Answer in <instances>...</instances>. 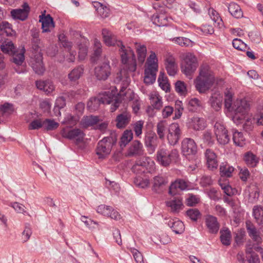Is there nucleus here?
Returning <instances> with one entry per match:
<instances>
[{
	"label": "nucleus",
	"instance_id": "obj_1",
	"mask_svg": "<svg viewBox=\"0 0 263 263\" xmlns=\"http://www.w3.org/2000/svg\"><path fill=\"white\" fill-rule=\"evenodd\" d=\"M102 34L106 45L108 46H117L120 48L119 52L122 63L123 64L127 65L129 71H135L137 68V64L133 50L129 47L125 48L121 40H118L116 36L107 29H102Z\"/></svg>",
	"mask_w": 263,
	"mask_h": 263
},
{
	"label": "nucleus",
	"instance_id": "obj_2",
	"mask_svg": "<svg viewBox=\"0 0 263 263\" xmlns=\"http://www.w3.org/2000/svg\"><path fill=\"white\" fill-rule=\"evenodd\" d=\"M214 81V75L209 67L206 65L200 67L199 75L195 80L194 83L196 90L200 93H203L210 89Z\"/></svg>",
	"mask_w": 263,
	"mask_h": 263
},
{
	"label": "nucleus",
	"instance_id": "obj_3",
	"mask_svg": "<svg viewBox=\"0 0 263 263\" xmlns=\"http://www.w3.org/2000/svg\"><path fill=\"white\" fill-rule=\"evenodd\" d=\"M181 149L182 155L189 161L194 163V165H190V167L194 170L200 163L197 156V146L195 141L189 138L183 139L181 142Z\"/></svg>",
	"mask_w": 263,
	"mask_h": 263
},
{
	"label": "nucleus",
	"instance_id": "obj_4",
	"mask_svg": "<svg viewBox=\"0 0 263 263\" xmlns=\"http://www.w3.org/2000/svg\"><path fill=\"white\" fill-rule=\"evenodd\" d=\"M117 142V134L116 132H111L109 136L104 137L100 140L96 149V154L99 159H105L110 154L112 147Z\"/></svg>",
	"mask_w": 263,
	"mask_h": 263
},
{
	"label": "nucleus",
	"instance_id": "obj_5",
	"mask_svg": "<svg viewBox=\"0 0 263 263\" xmlns=\"http://www.w3.org/2000/svg\"><path fill=\"white\" fill-rule=\"evenodd\" d=\"M113 103L110 107V111L114 112L119 106L121 102L116 98L113 100V98L110 97H93L89 99L87 102V108L90 111L97 110L101 104H110Z\"/></svg>",
	"mask_w": 263,
	"mask_h": 263
},
{
	"label": "nucleus",
	"instance_id": "obj_6",
	"mask_svg": "<svg viewBox=\"0 0 263 263\" xmlns=\"http://www.w3.org/2000/svg\"><path fill=\"white\" fill-rule=\"evenodd\" d=\"M178 156V152L177 149L170 150L165 147L160 146L157 152L156 161L161 165L166 167Z\"/></svg>",
	"mask_w": 263,
	"mask_h": 263
},
{
	"label": "nucleus",
	"instance_id": "obj_7",
	"mask_svg": "<svg viewBox=\"0 0 263 263\" xmlns=\"http://www.w3.org/2000/svg\"><path fill=\"white\" fill-rule=\"evenodd\" d=\"M249 104L246 100H237L233 104L232 111H234L233 120L236 124L242 123L245 120L246 114L249 109Z\"/></svg>",
	"mask_w": 263,
	"mask_h": 263
},
{
	"label": "nucleus",
	"instance_id": "obj_8",
	"mask_svg": "<svg viewBox=\"0 0 263 263\" xmlns=\"http://www.w3.org/2000/svg\"><path fill=\"white\" fill-rule=\"evenodd\" d=\"M197 66V60L195 56L191 53H187L182 62L181 71L189 79H191Z\"/></svg>",
	"mask_w": 263,
	"mask_h": 263
},
{
	"label": "nucleus",
	"instance_id": "obj_9",
	"mask_svg": "<svg viewBox=\"0 0 263 263\" xmlns=\"http://www.w3.org/2000/svg\"><path fill=\"white\" fill-rule=\"evenodd\" d=\"M214 133L218 143L220 145H226L230 140L228 130L224 125L219 122L215 123L214 126Z\"/></svg>",
	"mask_w": 263,
	"mask_h": 263
},
{
	"label": "nucleus",
	"instance_id": "obj_10",
	"mask_svg": "<svg viewBox=\"0 0 263 263\" xmlns=\"http://www.w3.org/2000/svg\"><path fill=\"white\" fill-rule=\"evenodd\" d=\"M108 59L104 58L103 61L95 68V74L99 80H106L111 73V67Z\"/></svg>",
	"mask_w": 263,
	"mask_h": 263
},
{
	"label": "nucleus",
	"instance_id": "obj_11",
	"mask_svg": "<svg viewBox=\"0 0 263 263\" xmlns=\"http://www.w3.org/2000/svg\"><path fill=\"white\" fill-rule=\"evenodd\" d=\"M61 134L63 137L70 140L77 138V143L82 142L85 134L79 128L70 129L68 127L63 128L61 131Z\"/></svg>",
	"mask_w": 263,
	"mask_h": 263
},
{
	"label": "nucleus",
	"instance_id": "obj_12",
	"mask_svg": "<svg viewBox=\"0 0 263 263\" xmlns=\"http://www.w3.org/2000/svg\"><path fill=\"white\" fill-rule=\"evenodd\" d=\"M30 10L28 4L25 2L22 5V8L12 9L10 13L13 19L24 21L28 18Z\"/></svg>",
	"mask_w": 263,
	"mask_h": 263
},
{
	"label": "nucleus",
	"instance_id": "obj_13",
	"mask_svg": "<svg viewBox=\"0 0 263 263\" xmlns=\"http://www.w3.org/2000/svg\"><path fill=\"white\" fill-rule=\"evenodd\" d=\"M181 130L178 123H172L168 129L167 140L171 145L176 144L181 137Z\"/></svg>",
	"mask_w": 263,
	"mask_h": 263
},
{
	"label": "nucleus",
	"instance_id": "obj_14",
	"mask_svg": "<svg viewBox=\"0 0 263 263\" xmlns=\"http://www.w3.org/2000/svg\"><path fill=\"white\" fill-rule=\"evenodd\" d=\"M246 227L248 235L253 241L257 245L261 243L262 239L260 236V233L252 222L250 220H247L246 221Z\"/></svg>",
	"mask_w": 263,
	"mask_h": 263
},
{
	"label": "nucleus",
	"instance_id": "obj_15",
	"mask_svg": "<svg viewBox=\"0 0 263 263\" xmlns=\"http://www.w3.org/2000/svg\"><path fill=\"white\" fill-rule=\"evenodd\" d=\"M204 154L208 168L212 171L216 170L218 166L217 155L210 148H207Z\"/></svg>",
	"mask_w": 263,
	"mask_h": 263
},
{
	"label": "nucleus",
	"instance_id": "obj_16",
	"mask_svg": "<svg viewBox=\"0 0 263 263\" xmlns=\"http://www.w3.org/2000/svg\"><path fill=\"white\" fill-rule=\"evenodd\" d=\"M30 65L34 72L39 75H43L46 70L43 62V55L30 56Z\"/></svg>",
	"mask_w": 263,
	"mask_h": 263
},
{
	"label": "nucleus",
	"instance_id": "obj_17",
	"mask_svg": "<svg viewBox=\"0 0 263 263\" xmlns=\"http://www.w3.org/2000/svg\"><path fill=\"white\" fill-rule=\"evenodd\" d=\"M164 7H160L159 11L160 13L154 14L152 17L153 23L158 26H165L168 24V18L165 15L166 9Z\"/></svg>",
	"mask_w": 263,
	"mask_h": 263
},
{
	"label": "nucleus",
	"instance_id": "obj_18",
	"mask_svg": "<svg viewBox=\"0 0 263 263\" xmlns=\"http://www.w3.org/2000/svg\"><path fill=\"white\" fill-rule=\"evenodd\" d=\"M167 179L162 176H157L153 178L152 180V190L153 192L160 194L163 192L165 189V186L167 184Z\"/></svg>",
	"mask_w": 263,
	"mask_h": 263
},
{
	"label": "nucleus",
	"instance_id": "obj_19",
	"mask_svg": "<svg viewBox=\"0 0 263 263\" xmlns=\"http://www.w3.org/2000/svg\"><path fill=\"white\" fill-rule=\"evenodd\" d=\"M143 153L142 143L139 140H134L131 143L128 148L127 155L128 157H136L142 155Z\"/></svg>",
	"mask_w": 263,
	"mask_h": 263
},
{
	"label": "nucleus",
	"instance_id": "obj_20",
	"mask_svg": "<svg viewBox=\"0 0 263 263\" xmlns=\"http://www.w3.org/2000/svg\"><path fill=\"white\" fill-rule=\"evenodd\" d=\"M205 222L210 233L216 234L218 232L220 224L216 217L208 215L205 217Z\"/></svg>",
	"mask_w": 263,
	"mask_h": 263
},
{
	"label": "nucleus",
	"instance_id": "obj_21",
	"mask_svg": "<svg viewBox=\"0 0 263 263\" xmlns=\"http://www.w3.org/2000/svg\"><path fill=\"white\" fill-rule=\"evenodd\" d=\"M165 223L168 225L176 234H182L185 229L183 223L177 219L165 218Z\"/></svg>",
	"mask_w": 263,
	"mask_h": 263
},
{
	"label": "nucleus",
	"instance_id": "obj_22",
	"mask_svg": "<svg viewBox=\"0 0 263 263\" xmlns=\"http://www.w3.org/2000/svg\"><path fill=\"white\" fill-rule=\"evenodd\" d=\"M187 187V184L185 180L177 179L170 186L168 193L171 195H175L178 193V190L183 191Z\"/></svg>",
	"mask_w": 263,
	"mask_h": 263
},
{
	"label": "nucleus",
	"instance_id": "obj_23",
	"mask_svg": "<svg viewBox=\"0 0 263 263\" xmlns=\"http://www.w3.org/2000/svg\"><path fill=\"white\" fill-rule=\"evenodd\" d=\"M40 22L42 23L43 32H50V28L54 27V23L53 18L50 14H47V15L42 14L40 15Z\"/></svg>",
	"mask_w": 263,
	"mask_h": 263
},
{
	"label": "nucleus",
	"instance_id": "obj_24",
	"mask_svg": "<svg viewBox=\"0 0 263 263\" xmlns=\"http://www.w3.org/2000/svg\"><path fill=\"white\" fill-rule=\"evenodd\" d=\"M157 136L155 135L148 134L144 139V143L149 154H153L157 147Z\"/></svg>",
	"mask_w": 263,
	"mask_h": 263
},
{
	"label": "nucleus",
	"instance_id": "obj_25",
	"mask_svg": "<svg viewBox=\"0 0 263 263\" xmlns=\"http://www.w3.org/2000/svg\"><path fill=\"white\" fill-rule=\"evenodd\" d=\"M130 115L126 112L118 115L116 119V127L119 129L125 128L129 123Z\"/></svg>",
	"mask_w": 263,
	"mask_h": 263
},
{
	"label": "nucleus",
	"instance_id": "obj_26",
	"mask_svg": "<svg viewBox=\"0 0 263 263\" xmlns=\"http://www.w3.org/2000/svg\"><path fill=\"white\" fill-rule=\"evenodd\" d=\"M222 101V96L216 92L212 95L209 100L211 107L216 111H218L221 108Z\"/></svg>",
	"mask_w": 263,
	"mask_h": 263
},
{
	"label": "nucleus",
	"instance_id": "obj_27",
	"mask_svg": "<svg viewBox=\"0 0 263 263\" xmlns=\"http://www.w3.org/2000/svg\"><path fill=\"white\" fill-rule=\"evenodd\" d=\"M25 49L23 47L20 51L16 49L14 54H12L10 60L17 65H22L25 60Z\"/></svg>",
	"mask_w": 263,
	"mask_h": 263
},
{
	"label": "nucleus",
	"instance_id": "obj_28",
	"mask_svg": "<svg viewBox=\"0 0 263 263\" xmlns=\"http://www.w3.org/2000/svg\"><path fill=\"white\" fill-rule=\"evenodd\" d=\"M135 48L137 53L138 60L140 64H142L145 61L147 49L145 45L136 43Z\"/></svg>",
	"mask_w": 263,
	"mask_h": 263
},
{
	"label": "nucleus",
	"instance_id": "obj_29",
	"mask_svg": "<svg viewBox=\"0 0 263 263\" xmlns=\"http://www.w3.org/2000/svg\"><path fill=\"white\" fill-rule=\"evenodd\" d=\"M190 126L195 130H202L206 126V122L202 118L195 117L191 120Z\"/></svg>",
	"mask_w": 263,
	"mask_h": 263
},
{
	"label": "nucleus",
	"instance_id": "obj_30",
	"mask_svg": "<svg viewBox=\"0 0 263 263\" xmlns=\"http://www.w3.org/2000/svg\"><path fill=\"white\" fill-rule=\"evenodd\" d=\"M234 171V168L227 162H222L220 165L219 171L221 177H231Z\"/></svg>",
	"mask_w": 263,
	"mask_h": 263
},
{
	"label": "nucleus",
	"instance_id": "obj_31",
	"mask_svg": "<svg viewBox=\"0 0 263 263\" xmlns=\"http://www.w3.org/2000/svg\"><path fill=\"white\" fill-rule=\"evenodd\" d=\"M158 70H155L151 68H145L144 70V82L146 84H153L156 79V72Z\"/></svg>",
	"mask_w": 263,
	"mask_h": 263
},
{
	"label": "nucleus",
	"instance_id": "obj_32",
	"mask_svg": "<svg viewBox=\"0 0 263 263\" xmlns=\"http://www.w3.org/2000/svg\"><path fill=\"white\" fill-rule=\"evenodd\" d=\"M228 11L236 18H240L243 16V12L240 7L235 3H231L229 5Z\"/></svg>",
	"mask_w": 263,
	"mask_h": 263
},
{
	"label": "nucleus",
	"instance_id": "obj_33",
	"mask_svg": "<svg viewBox=\"0 0 263 263\" xmlns=\"http://www.w3.org/2000/svg\"><path fill=\"white\" fill-rule=\"evenodd\" d=\"M15 34V31L12 28V25L7 22H2L0 23V34H6L8 36H12Z\"/></svg>",
	"mask_w": 263,
	"mask_h": 263
},
{
	"label": "nucleus",
	"instance_id": "obj_34",
	"mask_svg": "<svg viewBox=\"0 0 263 263\" xmlns=\"http://www.w3.org/2000/svg\"><path fill=\"white\" fill-rule=\"evenodd\" d=\"M243 160L248 166L252 167L256 166L259 162V159L251 152H247L244 155Z\"/></svg>",
	"mask_w": 263,
	"mask_h": 263
},
{
	"label": "nucleus",
	"instance_id": "obj_35",
	"mask_svg": "<svg viewBox=\"0 0 263 263\" xmlns=\"http://www.w3.org/2000/svg\"><path fill=\"white\" fill-rule=\"evenodd\" d=\"M165 68L167 73L171 76H174L177 73V66L174 59L172 58H167L166 60Z\"/></svg>",
	"mask_w": 263,
	"mask_h": 263
},
{
	"label": "nucleus",
	"instance_id": "obj_36",
	"mask_svg": "<svg viewBox=\"0 0 263 263\" xmlns=\"http://www.w3.org/2000/svg\"><path fill=\"white\" fill-rule=\"evenodd\" d=\"M1 50L3 53L11 55L16 51V48L11 41H5L1 45Z\"/></svg>",
	"mask_w": 263,
	"mask_h": 263
},
{
	"label": "nucleus",
	"instance_id": "obj_37",
	"mask_svg": "<svg viewBox=\"0 0 263 263\" xmlns=\"http://www.w3.org/2000/svg\"><path fill=\"white\" fill-rule=\"evenodd\" d=\"M146 68H151L155 70L158 69V59L155 52L151 51L150 55L147 58Z\"/></svg>",
	"mask_w": 263,
	"mask_h": 263
},
{
	"label": "nucleus",
	"instance_id": "obj_38",
	"mask_svg": "<svg viewBox=\"0 0 263 263\" xmlns=\"http://www.w3.org/2000/svg\"><path fill=\"white\" fill-rule=\"evenodd\" d=\"M253 216L256 222L261 225L263 222V207L261 205H255L253 209Z\"/></svg>",
	"mask_w": 263,
	"mask_h": 263
},
{
	"label": "nucleus",
	"instance_id": "obj_39",
	"mask_svg": "<svg viewBox=\"0 0 263 263\" xmlns=\"http://www.w3.org/2000/svg\"><path fill=\"white\" fill-rule=\"evenodd\" d=\"M84 68L83 66H79L74 68L69 74L68 78L71 82H76L83 73Z\"/></svg>",
	"mask_w": 263,
	"mask_h": 263
},
{
	"label": "nucleus",
	"instance_id": "obj_40",
	"mask_svg": "<svg viewBox=\"0 0 263 263\" xmlns=\"http://www.w3.org/2000/svg\"><path fill=\"white\" fill-rule=\"evenodd\" d=\"M166 205L171 208V211L179 212L183 206L182 201L179 199H174L166 202Z\"/></svg>",
	"mask_w": 263,
	"mask_h": 263
},
{
	"label": "nucleus",
	"instance_id": "obj_41",
	"mask_svg": "<svg viewBox=\"0 0 263 263\" xmlns=\"http://www.w3.org/2000/svg\"><path fill=\"white\" fill-rule=\"evenodd\" d=\"M99 121V120L97 116H86L83 117L81 123L84 127L87 128L97 124Z\"/></svg>",
	"mask_w": 263,
	"mask_h": 263
},
{
	"label": "nucleus",
	"instance_id": "obj_42",
	"mask_svg": "<svg viewBox=\"0 0 263 263\" xmlns=\"http://www.w3.org/2000/svg\"><path fill=\"white\" fill-rule=\"evenodd\" d=\"M101 44L99 41L96 40L95 41V48L93 49V52L91 57V62L92 63L97 62L101 56Z\"/></svg>",
	"mask_w": 263,
	"mask_h": 263
},
{
	"label": "nucleus",
	"instance_id": "obj_43",
	"mask_svg": "<svg viewBox=\"0 0 263 263\" xmlns=\"http://www.w3.org/2000/svg\"><path fill=\"white\" fill-rule=\"evenodd\" d=\"M133 138V134L131 130H125L120 138V146L121 147H125L132 140Z\"/></svg>",
	"mask_w": 263,
	"mask_h": 263
},
{
	"label": "nucleus",
	"instance_id": "obj_44",
	"mask_svg": "<svg viewBox=\"0 0 263 263\" xmlns=\"http://www.w3.org/2000/svg\"><path fill=\"white\" fill-rule=\"evenodd\" d=\"M43 129L46 131H52L56 129L59 126V123L53 119H45L43 120Z\"/></svg>",
	"mask_w": 263,
	"mask_h": 263
},
{
	"label": "nucleus",
	"instance_id": "obj_45",
	"mask_svg": "<svg viewBox=\"0 0 263 263\" xmlns=\"http://www.w3.org/2000/svg\"><path fill=\"white\" fill-rule=\"evenodd\" d=\"M158 82L161 88L166 92L170 91V84L168 83L167 78L165 76L164 72L161 71L158 79Z\"/></svg>",
	"mask_w": 263,
	"mask_h": 263
},
{
	"label": "nucleus",
	"instance_id": "obj_46",
	"mask_svg": "<svg viewBox=\"0 0 263 263\" xmlns=\"http://www.w3.org/2000/svg\"><path fill=\"white\" fill-rule=\"evenodd\" d=\"M202 139L204 143L211 146L215 143V136L211 130H207L204 132L202 135Z\"/></svg>",
	"mask_w": 263,
	"mask_h": 263
},
{
	"label": "nucleus",
	"instance_id": "obj_47",
	"mask_svg": "<svg viewBox=\"0 0 263 263\" xmlns=\"http://www.w3.org/2000/svg\"><path fill=\"white\" fill-rule=\"evenodd\" d=\"M32 53L30 56H39V55H43L41 52V40L40 39H35V40H32Z\"/></svg>",
	"mask_w": 263,
	"mask_h": 263
},
{
	"label": "nucleus",
	"instance_id": "obj_48",
	"mask_svg": "<svg viewBox=\"0 0 263 263\" xmlns=\"http://www.w3.org/2000/svg\"><path fill=\"white\" fill-rule=\"evenodd\" d=\"M233 140L237 146L242 147L245 144V138L241 132H234L233 135Z\"/></svg>",
	"mask_w": 263,
	"mask_h": 263
},
{
	"label": "nucleus",
	"instance_id": "obj_49",
	"mask_svg": "<svg viewBox=\"0 0 263 263\" xmlns=\"http://www.w3.org/2000/svg\"><path fill=\"white\" fill-rule=\"evenodd\" d=\"M220 240L224 246H229L231 244V233L230 231L227 229L225 230L220 231Z\"/></svg>",
	"mask_w": 263,
	"mask_h": 263
},
{
	"label": "nucleus",
	"instance_id": "obj_50",
	"mask_svg": "<svg viewBox=\"0 0 263 263\" xmlns=\"http://www.w3.org/2000/svg\"><path fill=\"white\" fill-rule=\"evenodd\" d=\"M146 163L145 162L138 161L133 166V170L134 172H137L138 174H145L147 173L148 171L146 167Z\"/></svg>",
	"mask_w": 263,
	"mask_h": 263
},
{
	"label": "nucleus",
	"instance_id": "obj_51",
	"mask_svg": "<svg viewBox=\"0 0 263 263\" xmlns=\"http://www.w3.org/2000/svg\"><path fill=\"white\" fill-rule=\"evenodd\" d=\"M246 232L243 229H240L235 233V242L237 246H240L243 244Z\"/></svg>",
	"mask_w": 263,
	"mask_h": 263
},
{
	"label": "nucleus",
	"instance_id": "obj_52",
	"mask_svg": "<svg viewBox=\"0 0 263 263\" xmlns=\"http://www.w3.org/2000/svg\"><path fill=\"white\" fill-rule=\"evenodd\" d=\"M209 15L214 22L217 24L220 28L223 25L222 20L219 15L218 13L213 9H209Z\"/></svg>",
	"mask_w": 263,
	"mask_h": 263
},
{
	"label": "nucleus",
	"instance_id": "obj_53",
	"mask_svg": "<svg viewBox=\"0 0 263 263\" xmlns=\"http://www.w3.org/2000/svg\"><path fill=\"white\" fill-rule=\"evenodd\" d=\"M201 106L200 101L197 98L191 99L187 104V109L190 111L195 112L198 107Z\"/></svg>",
	"mask_w": 263,
	"mask_h": 263
},
{
	"label": "nucleus",
	"instance_id": "obj_54",
	"mask_svg": "<svg viewBox=\"0 0 263 263\" xmlns=\"http://www.w3.org/2000/svg\"><path fill=\"white\" fill-rule=\"evenodd\" d=\"M43 119L41 118L32 120L29 124L28 128L30 130H36L44 127Z\"/></svg>",
	"mask_w": 263,
	"mask_h": 263
},
{
	"label": "nucleus",
	"instance_id": "obj_55",
	"mask_svg": "<svg viewBox=\"0 0 263 263\" xmlns=\"http://www.w3.org/2000/svg\"><path fill=\"white\" fill-rule=\"evenodd\" d=\"M232 44L234 48L240 51H245L246 49H249L247 45L239 39H234Z\"/></svg>",
	"mask_w": 263,
	"mask_h": 263
},
{
	"label": "nucleus",
	"instance_id": "obj_56",
	"mask_svg": "<svg viewBox=\"0 0 263 263\" xmlns=\"http://www.w3.org/2000/svg\"><path fill=\"white\" fill-rule=\"evenodd\" d=\"M186 214L194 221H196L201 216V213L197 209H190L186 212Z\"/></svg>",
	"mask_w": 263,
	"mask_h": 263
},
{
	"label": "nucleus",
	"instance_id": "obj_57",
	"mask_svg": "<svg viewBox=\"0 0 263 263\" xmlns=\"http://www.w3.org/2000/svg\"><path fill=\"white\" fill-rule=\"evenodd\" d=\"M175 90L181 95H185L186 93V86L184 82L181 81H177L175 83Z\"/></svg>",
	"mask_w": 263,
	"mask_h": 263
},
{
	"label": "nucleus",
	"instance_id": "obj_58",
	"mask_svg": "<svg viewBox=\"0 0 263 263\" xmlns=\"http://www.w3.org/2000/svg\"><path fill=\"white\" fill-rule=\"evenodd\" d=\"M176 43L181 46L188 47L191 46L192 42L189 39L183 37H177L173 39Z\"/></svg>",
	"mask_w": 263,
	"mask_h": 263
},
{
	"label": "nucleus",
	"instance_id": "obj_59",
	"mask_svg": "<svg viewBox=\"0 0 263 263\" xmlns=\"http://www.w3.org/2000/svg\"><path fill=\"white\" fill-rule=\"evenodd\" d=\"M151 104L156 109H160L162 106V102L159 96L151 97Z\"/></svg>",
	"mask_w": 263,
	"mask_h": 263
},
{
	"label": "nucleus",
	"instance_id": "obj_60",
	"mask_svg": "<svg viewBox=\"0 0 263 263\" xmlns=\"http://www.w3.org/2000/svg\"><path fill=\"white\" fill-rule=\"evenodd\" d=\"M0 110L3 114L8 113L11 114L14 111L13 105L10 103H5L1 106Z\"/></svg>",
	"mask_w": 263,
	"mask_h": 263
},
{
	"label": "nucleus",
	"instance_id": "obj_61",
	"mask_svg": "<svg viewBox=\"0 0 263 263\" xmlns=\"http://www.w3.org/2000/svg\"><path fill=\"white\" fill-rule=\"evenodd\" d=\"M130 251L132 253L133 256L137 262V263H143V256L141 252H140L138 250L135 248H130Z\"/></svg>",
	"mask_w": 263,
	"mask_h": 263
},
{
	"label": "nucleus",
	"instance_id": "obj_62",
	"mask_svg": "<svg viewBox=\"0 0 263 263\" xmlns=\"http://www.w3.org/2000/svg\"><path fill=\"white\" fill-rule=\"evenodd\" d=\"M111 208L110 206H107L104 204H101L97 207V211L104 216H107L111 211Z\"/></svg>",
	"mask_w": 263,
	"mask_h": 263
},
{
	"label": "nucleus",
	"instance_id": "obj_63",
	"mask_svg": "<svg viewBox=\"0 0 263 263\" xmlns=\"http://www.w3.org/2000/svg\"><path fill=\"white\" fill-rule=\"evenodd\" d=\"M135 184L141 188H145L149 184V180L147 179H143L142 178H136L134 180Z\"/></svg>",
	"mask_w": 263,
	"mask_h": 263
},
{
	"label": "nucleus",
	"instance_id": "obj_64",
	"mask_svg": "<svg viewBox=\"0 0 263 263\" xmlns=\"http://www.w3.org/2000/svg\"><path fill=\"white\" fill-rule=\"evenodd\" d=\"M220 185L224 193L228 196H231L235 194L236 189L232 188L230 185L220 183Z\"/></svg>",
	"mask_w": 263,
	"mask_h": 263
}]
</instances>
